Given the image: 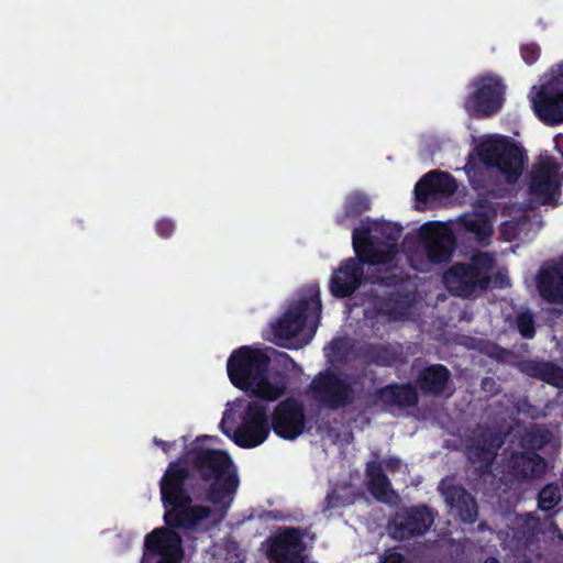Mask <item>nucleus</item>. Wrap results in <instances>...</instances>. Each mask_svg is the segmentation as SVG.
<instances>
[{"instance_id":"obj_30","label":"nucleus","mask_w":563,"mask_h":563,"mask_svg":"<svg viewBox=\"0 0 563 563\" xmlns=\"http://www.w3.org/2000/svg\"><path fill=\"white\" fill-rule=\"evenodd\" d=\"M352 504V499L349 496L341 494L336 488H333L328 492L324 501L322 511H331L340 508H344Z\"/></svg>"},{"instance_id":"obj_18","label":"nucleus","mask_w":563,"mask_h":563,"mask_svg":"<svg viewBox=\"0 0 563 563\" xmlns=\"http://www.w3.org/2000/svg\"><path fill=\"white\" fill-rule=\"evenodd\" d=\"M374 400L365 401L364 409H371L372 407L380 404L385 409L397 407L399 409H407L416 407L419 402V395L417 388L410 383L398 384L391 383L386 386L375 389L373 393Z\"/></svg>"},{"instance_id":"obj_17","label":"nucleus","mask_w":563,"mask_h":563,"mask_svg":"<svg viewBox=\"0 0 563 563\" xmlns=\"http://www.w3.org/2000/svg\"><path fill=\"white\" fill-rule=\"evenodd\" d=\"M439 492L450 508V512L462 522L472 525L478 518V506L475 497L462 485L451 479H442Z\"/></svg>"},{"instance_id":"obj_12","label":"nucleus","mask_w":563,"mask_h":563,"mask_svg":"<svg viewBox=\"0 0 563 563\" xmlns=\"http://www.w3.org/2000/svg\"><path fill=\"white\" fill-rule=\"evenodd\" d=\"M438 512L426 504L399 508L389 521L390 536L399 541L424 536Z\"/></svg>"},{"instance_id":"obj_36","label":"nucleus","mask_w":563,"mask_h":563,"mask_svg":"<svg viewBox=\"0 0 563 563\" xmlns=\"http://www.w3.org/2000/svg\"><path fill=\"white\" fill-rule=\"evenodd\" d=\"M382 563H411L405 555L399 552H389L387 553Z\"/></svg>"},{"instance_id":"obj_41","label":"nucleus","mask_w":563,"mask_h":563,"mask_svg":"<svg viewBox=\"0 0 563 563\" xmlns=\"http://www.w3.org/2000/svg\"><path fill=\"white\" fill-rule=\"evenodd\" d=\"M395 232H396V236H394V241H396L400 236L401 228L395 227Z\"/></svg>"},{"instance_id":"obj_3","label":"nucleus","mask_w":563,"mask_h":563,"mask_svg":"<svg viewBox=\"0 0 563 563\" xmlns=\"http://www.w3.org/2000/svg\"><path fill=\"white\" fill-rule=\"evenodd\" d=\"M269 364L266 352L243 345L229 356L227 372L234 387L261 400L276 401L286 394L287 385L285 380H269Z\"/></svg>"},{"instance_id":"obj_32","label":"nucleus","mask_w":563,"mask_h":563,"mask_svg":"<svg viewBox=\"0 0 563 563\" xmlns=\"http://www.w3.org/2000/svg\"><path fill=\"white\" fill-rule=\"evenodd\" d=\"M468 265L475 267L479 275L489 276L488 273L493 269L495 260L487 252H478L472 256Z\"/></svg>"},{"instance_id":"obj_5","label":"nucleus","mask_w":563,"mask_h":563,"mask_svg":"<svg viewBox=\"0 0 563 563\" xmlns=\"http://www.w3.org/2000/svg\"><path fill=\"white\" fill-rule=\"evenodd\" d=\"M321 310L319 288L309 289L308 296L294 301L272 325L276 342L282 346L291 347L287 342L296 338L306 325H309L313 335L320 324Z\"/></svg>"},{"instance_id":"obj_23","label":"nucleus","mask_w":563,"mask_h":563,"mask_svg":"<svg viewBox=\"0 0 563 563\" xmlns=\"http://www.w3.org/2000/svg\"><path fill=\"white\" fill-rule=\"evenodd\" d=\"M450 369L440 363L429 364L416 377L417 388L427 396L440 397L451 383Z\"/></svg>"},{"instance_id":"obj_1","label":"nucleus","mask_w":563,"mask_h":563,"mask_svg":"<svg viewBox=\"0 0 563 563\" xmlns=\"http://www.w3.org/2000/svg\"><path fill=\"white\" fill-rule=\"evenodd\" d=\"M197 438L196 442H199ZM240 481L232 457L225 451L192 444L183 457L172 461L161 481L164 522L172 528L195 531L210 518L212 504L224 518L234 500Z\"/></svg>"},{"instance_id":"obj_31","label":"nucleus","mask_w":563,"mask_h":563,"mask_svg":"<svg viewBox=\"0 0 563 563\" xmlns=\"http://www.w3.org/2000/svg\"><path fill=\"white\" fill-rule=\"evenodd\" d=\"M518 332L523 339H533L536 335L534 316L530 311L520 312L516 320Z\"/></svg>"},{"instance_id":"obj_4","label":"nucleus","mask_w":563,"mask_h":563,"mask_svg":"<svg viewBox=\"0 0 563 563\" xmlns=\"http://www.w3.org/2000/svg\"><path fill=\"white\" fill-rule=\"evenodd\" d=\"M476 153L486 170L496 169L509 185L518 181L527 159L525 151L504 135L483 140L476 146Z\"/></svg>"},{"instance_id":"obj_20","label":"nucleus","mask_w":563,"mask_h":563,"mask_svg":"<svg viewBox=\"0 0 563 563\" xmlns=\"http://www.w3.org/2000/svg\"><path fill=\"white\" fill-rule=\"evenodd\" d=\"M457 189L456 179L449 173L431 170L415 186L416 200L426 203L435 195L451 196Z\"/></svg>"},{"instance_id":"obj_11","label":"nucleus","mask_w":563,"mask_h":563,"mask_svg":"<svg viewBox=\"0 0 563 563\" xmlns=\"http://www.w3.org/2000/svg\"><path fill=\"white\" fill-rule=\"evenodd\" d=\"M531 103L537 117L549 125L563 123V62L550 69V78L532 87Z\"/></svg>"},{"instance_id":"obj_15","label":"nucleus","mask_w":563,"mask_h":563,"mask_svg":"<svg viewBox=\"0 0 563 563\" xmlns=\"http://www.w3.org/2000/svg\"><path fill=\"white\" fill-rule=\"evenodd\" d=\"M504 441L487 428H477L466 440L465 454L472 464L478 465L481 474L488 473Z\"/></svg>"},{"instance_id":"obj_10","label":"nucleus","mask_w":563,"mask_h":563,"mask_svg":"<svg viewBox=\"0 0 563 563\" xmlns=\"http://www.w3.org/2000/svg\"><path fill=\"white\" fill-rule=\"evenodd\" d=\"M470 88L463 108L472 118H490L501 110L506 86L499 77L481 76L470 84Z\"/></svg>"},{"instance_id":"obj_38","label":"nucleus","mask_w":563,"mask_h":563,"mask_svg":"<svg viewBox=\"0 0 563 563\" xmlns=\"http://www.w3.org/2000/svg\"><path fill=\"white\" fill-rule=\"evenodd\" d=\"M153 443L156 446H159L165 453H168L172 450V448L175 445V442L164 441L158 438H154Z\"/></svg>"},{"instance_id":"obj_22","label":"nucleus","mask_w":563,"mask_h":563,"mask_svg":"<svg viewBox=\"0 0 563 563\" xmlns=\"http://www.w3.org/2000/svg\"><path fill=\"white\" fill-rule=\"evenodd\" d=\"M537 288L548 302L563 301V261L544 264L537 275Z\"/></svg>"},{"instance_id":"obj_35","label":"nucleus","mask_w":563,"mask_h":563,"mask_svg":"<svg viewBox=\"0 0 563 563\" xmlns=\"http://www.w3.org/2000/svg\"><path fill=\"white\" fill-rule=\"evenodd\" d=\"M481 388L490 395H496L499 391L496 380L490 376H486L481 380Z\"/></svg>"},{"instance_id":"obj_33","label":"nucleus","mask_w":563,"mask_h":563,"mask_svg":"<svg viewBox=\"0 0 563 563\" xmlns=\"http://www.w3.org/2000/svg\"><path fill=\"white\" fill-rule=\"evenodd\" d=\"M541 47L537 43H526L520 46V56L527 65H533L540 58Z\"/></svg>"},{"instance_id":"obj_40","label":"nucleus","mask_w":563,"mask_h":563,"mask_svg":"<svg viewBox=\"0 0 563 563\" xmlns=\"http://www.w3.org/2000/svg\"><path fill=\"white\" fill-rule=\"evenodd\" d=\"M484 563H500L498 559L494 558V556H489L485 560Z\"/></svg>"},{"instance_id":"obj_8","label":"nucleus","mask_w":563,"mask_h":563,"mask_svg":"<svg viewBox=\"0 0 563 563\" xmlns=\"http://www.w3.org/2000/svg\"><path fill=\"white\" fill-rule=\"evenodd\" d=\"M307 395L322 409L338 411L356 401L353 385L330 368L319 372L307 386Z\"/></svg>"},{"instance_id":"obj_9","label":"nucleus","mask_w":563,"mask_h":563,"mask_svg":"<svg viewBox=\"0 0 563 563\" xmlns=\"http://www.w3.org/2000/svg\"><path fill=\"white\" fill-rule=\"evenodd\" d=\"M265 400L250 401L242 416L241 424L231 434L227 428V418L223 416L219 427L223 434L231 438L236 445L252 449L261 445L269 435L272 423L268 419V406Z\"/></svg>"},{"instance_id":"obj_21","label":"nucleus","mask_w":563,"mask_h":563,"mask_svg":"<svg viewBox=\"0 0 563 563\" xmlns=\"http://www.w3.org/2000/svg\"><path fill=\"white\" fill-rule=\"evenodd\" d=\"M155 529L145 537L144 548L151 554L158 556H176L183 559V539L173 528Z\"/></svg>"},{"instance_id":"obj_6","label":"nucleus","mask_w":563,"mask_h":563,"mask_svg":"<svg viewBox=\"0 0 563 563\" xmlns=\"http://www.w3.org/2000/svg\"><path fill=\"white\" fill-rule=\"evenodd\" d=\"M551 432L534 426L520 439L522 451L510 453L505 463L506 473L517 481L540 478L547 470V461L538 451L551 441Z\"/></svg>"},{"instance_id":"obj_16","label":"nucleus","mask_w":563,"mask_h":563,"mask_svg":"<svg viewBox=\"0 0 563 563\" xmlns=\"http://www.w3.org/2000/svg\"><path fill=\"white\" fill-rule=\"evenodd\" d=\"M443 283L453 295L468 298L477 289H488L490 276L479 275L476 268L468 264L455 263L443 274Z\"/></svg>"},{"instance_id":"obj_28","label":"nucleus","mask_w":563,"mask_h":563,"mask_svg":"<svg viewBox=\"0 0 563 563\" xmlns=\"http://www.w3.org/2000/svg\"><path fill=\"white\" fill-rule=\"evenodd\" d=\"M461 224L467 232L474 234L481 244L487 243L492 236V227L483 214H465L461 218Z\"/></svg>"},{"instance_id":"obj_26","label":"nucleus","mask_w":563,"mask_h":563,"mask_svg":"<svg viewBox=\"0 0 563 563\" xmlns=\"http://www.w3.org/2000/svg\"><path fill=\"white\" fill-rule=\"evenodd\" d=\"M367 488L373 497L386 501L391 492V483L384 473L380 462H372L366 467Z\"/></svg>"},{"instance_id":"obj_2","label":"nucleus","mask_w":563,"mask_h":563,"mask_svg":"<svg viewBox=\"0 0 563 563\" xmlns=\"http://www.w3.org/2000/svg\"><path fill=\"white\" fill-rule=\"evenodd\" d=\"M352 244L355 257L342 261L333 271L329 289L335 298H347L363 285L365 280L371 284H387L388 276L364 273V265L375 266L388 264L393 261L396 249L394 244H384L378 238L372 235L368 227H357L353 230Z\"/></svg>"},{"instance_id":"obj_37","label":"nucleus","mask_w":563,"mask_h":563,"mask_svg":"<svg viewBox=\"0 0 563 563\" xmlns=\"http://www.w3.org/2000/svg\"><path fill=\"white\" fill-rule=\"evenodd\" d=\"M380 464L382 466L384 465L387 471L394 473L399 470L401 462L397 456H390L385 459Z\"/></svg>"},{"instance_id":"obj_24","label":"nucleus","mask_w":563,"mask_h":563,"mask_svg":"<svg viewBox=\"0 0 563 563\" xmlns=\"http://www.w3.org/2000/svg\"><path fill=\"white\" fill-rule=\"evenodd\" d=\"M555 172V165L550 161H544L536 165L531 173L529 192L540 197L543 205L550 203L556 192L558 185L552 178Z\"/></svg>"},{"instance_id":"obj_7","label":"nucleus","mask_w":563,"mask_h":563,"mask_svg":"<svg viewBox=\"0 0 563 563\" xmlns=\"http://www.w3.org/2000/svg\"><path fill=\"white\" fill-rule=\"evenodd\" d=\"M418 236L427 261L411 254L409 263L415 271L427 273L431 264L443 265L451 262L456 250V238L451 228L441 222H427L420 227Z\"/></svg>"},{"instance_id":"obj_25","label":"nucleus","mask_w":563,"mask_h":563,"mask_svg":"<svg viewBox=\"0 0 563 563\" xmlns=\"http://www.w3.org/2000/svg\"><path fill=\"white\" fill-rule=\"evenodd\" d=\"M521 371L554 387H563V368L553 362L529 360L522 364Z\"/></svg>"},{"instance_id":"obj_14","label":"nucleus","mask_w":563,"mask_h":563,"mask_svg":"<svg viewBox=\"0 0 563 563\" xmlns=\"http://www.w3.org/2000/svg\"><path fill=\"white\" fill-rule=\"evenodd\" d=\"M300 528L285 527L266 540L267 558L275 563H305L306 544Z\"/></svg>"},{"instance_id":"obj_13","label":"nucleus","mask_w":563,"mask_h":563,"mask_svg":"<svg viewBox=\"0 0 563 563\" xmlns=\"http://www.w3.org/2000/svg\"><path fill=\"white\" fill-rule=\"evenodd\" d=\"M272 430L284 440H296L307 430L305 406L294 397L282 400L271 416Z\"/></svg>"},{"instance_id":"obj_39","label":"nucleus","mask_w":563,"mask_h":563,"mask_svg":"<svg viewBox=\"0 0 563 563\" xmlns=\"http://www.w3.org/2000/svg\"><path fill=\"white\" fill-rule=\"evenodd\" d=\"M181 559H176V556H159V560L156 563H179Z\"/></svg>"},{"instance_id":"obj_19","label":"nucleus","mask_w":563,"mask_h":563,"mask_svg":"<svg viewBox=\"0 0 563 563\" xmlns=\"http://www.w3.org/2000/svg\"><path fill=\"white\" fill-rule=\"evenodd\" d=\"M360 355L366 364L379 367L402 366L408 356L399 343H369L361 347Z\"/></svg>"},{"instance_id":"obj_27","label":"nucleus","mask_w":563,"mask_h":563,"mask_svg":"<svg viewBox=\"0 0 563 563\" xmlns=\"http://www.w3.org/2000/svg\"><path fill=\"white\" fill-rule=\"evenodd\" d=\"M369 197L360 191L354 190L346 195L343 203V213L336 217V223L344 225L349 220H355L371 209Z\"/></svg>"},{"instance_id":"obj_29","label":"nucleus","mask_w":563,"mask_h":563,"mask_svg":"<svg viewBox=\"0 0 563 563\" xmlns=\"http://www.w3.org/2000/svg\"><path fill=\"white\" fill-rule=\"evenodd\" d=\"M562 494L558 484L545 485L538 494V507L542 511L553 510L561 501Z\"/></svg>"},{"instance_id":"obj_34","label":"nucleus","mask_w":563,"mask_h":563,"mask_svg":"<svg viewBox=\"0 0 563 563\" xmlns=\"http://www.w3.org/2000/svg\"><path fill=\"white\" fill-rule=\"evenodd\" d=\"M175 229V222L167 218L159 219L155 224L156 233L163 239L170 238L174 234Z\"/></svg>"}]
</instances>
